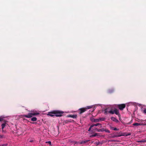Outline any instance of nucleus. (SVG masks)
<instances>
[{
    "mask_svg": "<svg viewBox=\"0 0 146 146\" xmlns=\"http://www.w3.org/2000/svg\"><path fill=\"white\" fill-rule=\"evenodd\" d=\"M31 113H29L28 115H21L23 117L30 118L32 117L33 116L38 115L40 114L39 112L36 110H31Z\"/></svg>",
    "mask_w": 146,
    "mask_h": 146,
    "instance_id": "obj_1",
    "label": "nucleus"
},
{
    "mask_svg": "<svg viewBox=\"0 0 146 146\" xmlns=\"http://www.w3.org/2000/svg\"><path fill=\"white\" fill-rule=\"evenodd\" d=\"M92 106H88L86 108H80L78 110V112H79V114H81L86 111L87 110L90 109L92 108Z\"/></svg>",
    "mask_w": 146,
    "mask_h": 146,
    "instance_id": "obj_2",
    "label": "nucleus"
},
{
    "mask_svg": "<svg viewBox=\"0 0 146 146\" xmlns=\"http://www.w3.org/2000/svg\"><path fill=\"white\" fill-rule=\"evenodd\" d=\"M64 113L63 111L59 110H55V112H54L55 116L56 117H60L62 116Z\"/></svg>",
    "mask_w": 146,
    "mask_h": 146,
    "instance_id": "obj_3",
    "label": "nucleus"
},
{
    "mask_svg": "<svg viewBox=\"0 0 146 146\" xmlns=\"http://www.w3.org/2000/svg\"><path fill=\"white\" fill-rule=\"evenodd\" d=\"M95 129L97 130V131L98 132H103L105 131L106 132L108 133H110V130L108 129H106L105 128H103L101 129H98L97 128H96Z\"/></svg>",
    "mask_w": 146,
    "mask_h": 146,
    "instance_id": "obj_4",
    "label": "nucleus"
},
{
    "mask_svg": "<svg viewBox=\"0 0 146 146\" xmlns=\"http://www.w3.org/2000/svg\"><path fill=\"white\" fill-rule=\"evenodd\" d=\"M110 113L111 114H113L114 113V110H111L109 111H108V109H106L104 110V113L105 114H107L108 113Z\"/></svg>",
    "mask_w": 146,
    "mask_h": 146,
    "instance_id": "obj_5",
    "label": "nucleus"
},
{
    "mask_svg": "<svg viewBox=\"0 0 146 146\" xmlns=\"http://www.w3.org/2000/svg\"><path fill=\"white\" fill-rule=\"evenodd\" d=\"M125 107V104H119L118 105V108L121 110H123Z\"/></svg>",
    "mask_w": 146,
    "mask_h": 146,
    "instance_id": "obj_6",
    "label": "nucleus"
},
{
    "mask_svg": "<svg viewBox=\"0 0 146 146\" xmlns=\"http://www.w3.org/2000/svg\"><path fill=\"white\" fill-rule=\"evenodd\" d=\"M54 112H55V110L49 112L47 114V115L50 116L51 117L55 116V113H54Z\"/></svg>",
    "mask_w": 146,
    "mask_h": 146,
    "instance_id": "obj_7",
    "label": "nucleus"
},
{
    "mask_svg": "<svg viewBox=\"0 0 146 146\" xmlns=\"http://www.w3.org/2000/svg\"><path fill=\"white\" fill-rule=\"evenodd\" d=\"M114 110V113H115L116 115H118L119 117L120 114L119 112V111L117 109H115Z\"/></svg>",
    "mask_w": 146,
    "mask_h": 146,
    "instance_id": "obj_8",
    "label": "nucleus"
},
{
    "mask_svg": "<svg viewBox=\"0 0 146 146\" xmlns=\"http://www.w3.org/2000/svg\"><path fill=\"white\" fill-rule=\"evenodd\" d=\"M131 135V133H121V136H126L129 135Z\"/></svg>",
    "mask_w": 146,
    "mask_h": 146,
    "instance_id": "obj_9",
    "label": "nucleus"
},
{
    "mask_svg": "<svg viewBox=\"0 0 146 146\" xmlns=\"http://www.w3.org/2000/svg\"><path fill=\"white\" fill-rule=\"evenodd\" d=\"M68 117H71L73 118H76L77 117V115H67Z\"/></svg>",
    "mask_w": 146,
    "mask_h": 146,
    "instance_id": "obj_10",
    "label": "nucleus"
},
{
    "mask_svg": "<svg viewBox=\"0 0 146 146\" xmlns=\"http://www.w3.org/2000/svg\"><path fill=\"white\" fill-rule=\"evenodd\" d=\"M7 121H5L4 122V123H3L1 125L2 129H3L2 131H3V129L6 126V124H7Z\"/></svg>",
    "mask_w": 146,
    "mask_h": 146,
    "instance_id": "obj_11",
    "label": "nucleus"
},
{
    "mask_svg": "<svg viewBox=\"0 0 146 146\" xmlns=\"http://www.w3.org/2000/svg\"><path fill=\"white\" fill-rule=\"evenodd\" d=\"M111 119L113 121L118 123L119 122L118 120L115 117H111Z\"/></svg>",
    "mask_w": 146,
    "mask_h": 146,
    "instance_id": "obj_12",
    "label": "nucleus"
},
{
    "mask_svg": "<svg viewBox=\"0 0 146 146\" xmlns=\"http://www.w3.org/2000/svg\"><path fill=\"white\" fill-rule=\"evenodd\" d=\"M90 140H85V141H82L80 142H79L78 143L79 144H83L84 143H85L87 142H88Z\"/></svg>",
    "mask_w": 146,
    "mask_h": 146,
    "instance_id": "obj_13",
    "label": "nucleus"
},
{
    "mask_svg": "<svg viewBox=\"0 0 146 146\" xmlns=\"http://www.w3.org/2000/svg\"><path fill=\"white\" fill-rule=\"evenodd\" d=\"M99 133H95L94 134L90 136V137H94L96 136H100Z\"/></svg>",
    "mask_w": 146,
    "mask_h": 146,
    "instance_id": "obj_14",
    "label": "nucleus"
},
{
    "mask_svg": "<svg viewBox=\"0 0 146 146\" xmlns=\"http://www.w3.org/2000/svg\"><path fill=\"white\" fill-rule=\"evenodd\" d=\"M37 118L36 117H32L31 119V120L32 121H36Z\"/></svg>",
    "mask_w": 146,
    "mask_h": 146,
    "instance_id": "obj_15",
    "label": "nucleus"
},
{
    "mask_svg": "<svg viewBox=\"0 0 146 146\" xmlns=\"http://www.w3.org/2000/svg\"><path fill=\"white\" fill-rule=\"evenodd\" d=\"M111 129H113L115 131H118L119 130V129L116 127H111L110 128Z\"/></svg>",
    "mask_w": 146,
    "mask_h": 146,
    "instance_id": "obj_16",
    "label": "nucleus"
},
{
    "mask_svg": "<svg viewBox=\"0 0 146 146\" xmlns=\"http://www.w3.org/2000/svg\"><path fill=\"white\" fill-rule=\"evenodd\" d=\"M121 136V134L118 135H114L111 136V137L112 138H114L115 137H119Z\"/></svg>",
    "mask_w": 146,
    "mask_h": 146,
    "instance_id": "obj_17",
    "label": "nucleus"
},
{
    "mask_svg": "<svg viewBox=\"0 0 146 146\" xmlns=\"http://www.w3.org/2000/svg\"><path fill=\"white\" fill-rule=\"evenodd\" d=\"M140 124L137 123H134L133 124V125L134 126H138L140 125Z\"/></svg>",
    "mask_w": 146,
    "mask_h": 146,
    "instance_id": "obj_18",
    "label": "nucleus"
},
{
    "mask_svg": "<svg viewBox=\"0 0 146 146\" xmlns=\"http://www.w3.org/2000/svg\"><path fill=\"white\" fill-rule=\"evenodd\" d=\"M92 126H93V127L94 126H97L98 125H101L100 124V123H96V124H93V125H92Z\"/></svg>",
    "mask_w": 146,
    "mask_h": 146,
    "instance_id": "obj_19",
    "label": "nucleus"
},
{
    "mask_svg": "<svg viewBox=\"0 0 146 146\" xmlns=\"http://www.w3.org/2000/svg\"><path fill=\"white\" fill-rule=\"evenodd\" d=\"M94 143L96 145H98L100 143L99 141H98V142L96 141V142H95Z\"/></svg>",
    "mask_w": 146,
    "mask_h": 146,
    "instance_id": "obj_20",
    "label": "nucleus"
},
{
    "mask_svg": "<svg viewBox=\"0 0 146 146\" xmlns=\"http://www.w3.org/2000/svg\"><path fill=\"white\" fill-rule=\"evenodd\" d=\"M3 118L4 117L2 116L0 117V122L2 121L3 120Z\"/></svg>",
    "mask_w": 146,
    "mask_h": 146,
    "instance_id": "obj_21",
    "label": "nucleus"
},
{
    "mask_svg": "<svg viewBox=\"0 0 146 146\" xmlns=\"http://www.w3.org/2000/svg\"><path fill=\"white\" fill-rule=\"evenodd\" d=\"M109 141L110 142H116L117 141L116 140L114 139H111L109 140Z\"/></svg>",
    "mask_w": 146,
    "mask_h": 146,
    "instance_id": "obj_22",
    "label": "nucleus"
},
{
    "mask_svg": "<svg viewBox=\"0 0 146 146\" xmlns=\"http://www.w3.org/2000/svg\"><path fill=\"white\" fill-rule=\"evenodd\" d=\"M46 143H48L50 145H52L51 142L50 141H46Z\"/></svg>",
    "mask_w": 146,
    "mask_h": 146,
    "instance_id": "obj_23",
    "label": "nucleus"
},
{
    "mask_svg": "<svg viewBox=\"0 0 146 146\" xmlns=\"http://www.w3.org/2000/svg\"><path fill=\"white\" fill-rule=\"evenodd\" d=\"M93 127V126H92V125H91L90 127L89 128V129L88 130V131H90L91 130V128Z\"/></svg>",
    "mask_w": 146,
    "mask_h": 146,
    "instance_id": "obj_24",
    "label": "nucleus"
},
{
    "mask_svg": "<svg viewBox=\"0 0 146 146\" xmlns=\"http://www.w3.org/2000/svg\"><path fill=\"white\" fill-rule=\"evenodd\" d=\"M8 145V144L7 143L3 144H2V145H0V146H7Z\"/></svg>",
    "mask_w": 146,
    "mask_h": 146,
    "instance_id": "obj_25",
    "label": "nucleus"
},
{
    "mask_svg": "<svg viewBox=\"0 0 146 146\" xmlns=\"http://www.w3.org/2000/svg\"><path fill=\"white\" fill-rule=\"evenodd\" d=\"M68 121L69 123V122H72V121H74L72 120H71V119H69V120H68Z\"/></svg>",
    "mask_w": 146,
    "mask_h": 146,
    "instance_id": "obj_26",
    "label": "nucleus"
},
{
    "mask_svg": "<svg viewBox=\"0 0 146 146\" xmlns=\"http://www.w3.org/2000/svg\"><path fill=\"white\" fill-rule=\"evenodd\" d=\"M64 122L66 123H69L68 121V120H66L64 122H63V123Z\"/></svg>",
    "mask_w": 146,
    "mask_h": 146,
    "instance_id": "obj_27",
    "label": "nucleus"
},
{
    "mask_svg": "<svg viewBox=\"0 0 146 146\" xmlns=\"http://www.w3.org/2000/svg\"><path fill=\"white\" fill-rule=\"evenodd\" d=\"M143 113L145 114H146V109H145L143 110Z\"/></svg>",
    "mask_w": 146,
    "mask_h": 146,
    "instance_id": "obj_28",
    "label": "nucleus"
},
{
    "mask_svg": "<svg viewBox=\"0 0 146 146\" xmlns=\"http://www.w3.org/2000/svg\"><path fill=\"white\" fill-rule=\"evenodd\" d=\"M79 142H77V141H74V145L76 144H77V143H78Z\"/></svg>",
    "mask_w": 146,
    "mask_h": 146,
    "instance_id": "obj_29",
    "label": "nucleus"
},
{
    "mask_svg": "<svg viewBox=\"0 0 146 146\" xmlns=\"http://www.w3.org/2000/svg\"><path fill=\"white\" fill-rule=\"evenodd\" d=\"M104 118H100V119L101 120H102V121H103L104 120Z\"/></svg>",
    "mask_w": 146,
    "mask_h": 146,
    "instance_id": "obj_30",
    "label": "nucleus"
},
{
    "mask_svg": "<svg viewBox=\"0 0 146 146\" xmlns=\"http://www.w3.org/2000/svg\"><path fill=\"white\" fill-rule=\"evenodd\" d=\"M138 141V142H145V141Z\"/></svg>",
    "mask_w": 146,
    "mask_h": 146,
    "instance_id": "obj_31",
    "label": "nucleus"
},
{
    "mask_svg": "<svg viewBox=\"0 0 146 146\" xmlns=\"http://www.w3.org/2000/svg\"><path fill=\"white\" fill-rule=\"evenodd\" d=\"M3 138V136L0 135V138Z\"/></svg>",
    "mask_w": 146,
    "mask_h": 146,
    "instance_id": "obj_32",
    "label": "nucleus"
},
{
    "mask_svg": "<svg viewBox=\"0 0 146 146\" xmlns=\"http://www.w3.org/2000/svg\"><path fill=\"white\" fill-rule=\"evenodd\" d=\"M74 141H72L70 142V143H74Z\"/></svg>",
    "mask_w": 146,
    "mask_h": 146,
    "instance_id": "obj_33",
    "label": "nucleus"
},
{
    "mask_svg": "<svg viewBox=\"0 0 146 146\" xmlns=\"http://www.w3.org/2000/svg\"><path fill=\"white\" fill-rule=\"evenodd\" d=\"M94 109H93V110L92 111H92H94Z\"/></svg>",
    "mask_w": 146,
    "mask_h": 146,
    "instance_id": "obj_34",
    "label": "nucleus"
},
{
    "mask_svg": "<svg viewBox=\"0 0 146 146\" xmlns=\"http://www.w3.org/2000/svg\"><path fill=\"white\" fill-rule=\"evenodd\" d=\"M30 142H32V141H30Z\"/></svg>",
    "mask_w": 146,
    "mask_h": 146,
    "instance_id": "obj_35",
    "label": "nucleus"
},
{
    "mask_svg": "<svg viewBox=\"0 0 146 146\" xmlns=\"http://www.w3.org/2000/svg\"><path fill=\"white\" fill-rule=\"evenodd\" d=\"M144 125H146V124H144Z\"/></svg>",
    "mask_w": 146,
    "mask_h": 146,
    "instance_id": "obj_36",
    "label": "nucleus"
},
{
    "mask_svg": "<svg viewBox=\"0 0 146 146\" xmlns=\"http://www.w3.org/2000/svg\"><path fill=\"white\" fill-rule=\"evenodd\" d=\"M32 124H34V122H32Z\"/></svg>",
    "mask_w": 146,
    "mask_h": 146,
    "instance_id": "obj_37",
    "label": "nucleus"
}]
</instances>
